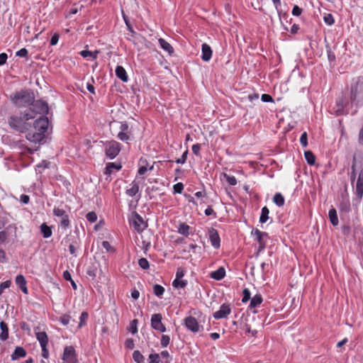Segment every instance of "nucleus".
Here are the masks:
<instances>
[{
	"label": "nucleus",
	"mask_w": 363,
	"mask_h": 363,
	"mask_svg": "<svg viewBox=\"0 0 363 363\" xmlns=\"http://www.w3.org/2000/svg\"><path fill=\"white\" fill-rule=\"evenodd\" d=\"M191 227L186 223H179L177 226V233L185 237H188L191 234Z\"/></svg>",
	"instance_id": "19"
},
{
	"label": "nucleus",
	"mask_w": 363,
	"mask_h": 363,
	"mask_svg": "<svg viewBox=\"0 0 363 363\" xmlns=\"http://www.w3.org/2000/svg\"><path fill=\"white\" fill-rule=\"evenodd\" d=\"M23 357V347H17L13 352V353L11 354V359L16 360L19 357Z\"/></svg>",
	"instance_id": "40"
},
{
	"label": "nucleus",
	"mask_w": 363,
	"mask_h": 363,
	"mask_svg": "<svg viewBox=\"0 0 363 363\" xmlns=\"http://www.w3.org/2000/svg\"><path fill=\"white\" fill-rule=\"evenodd\" d=\"M339 210L342 212L348 213L351 210L350 199L347 196H342V199L339 204Z\"/></svg>",
	"instance_id": "18"
},
{
	"label": "nucleus",
	"mask_w": 363,
	"mask_h": 363,
	"mask_svg": "<svg viewBox=\"0 0 363 363\" xmlns=\"http://www.w3.org/2000/svg\"><path fill=\"white\" fill-rule=\"evenodd\" d=\"M208 236L211 245L215 249H218L220 246V239L217 230L211 228L208 230Z\"/></svg>",
	"instance_id": "12"
},
{
	"label": "nucleus",
	"mask_w": 363,
	"mask_h": 363,
	"mask_svg": "<svg viewBox=\"0 0 363 363\" xmlns=\"http://www.w3.org/2000/svg\"><path fill=\"white\" fill-rule=\"evenodd\" d=\"M121 165L120 164H117L115 162H110L108 163L106 167L105 174H111L113 170L118 171L121 169Z\"/></svg>",
	"instance_id": "28"
},
{
	"label": "nucleus",
	"mask_w": 363,
	"mask_h": 363,
	"mask_svg": "<svg viewBox=\"0 0 363 363\" xmlns=\"http://www.w3.org/2000/svg\"><path fill=\"white\" fill-rule=\"evenodd\" d=\"M62 360L63 363H77V357L74 347L67 346L65 347Z\"/></svg>",
	"instance_id": "7"
},
{
	"label": "nucleus",
	"mask_w": 363,
	"mask_h": 363,
	"mask_svg": "<svg viewBox=\"0 0 363 363\" xmlns=\"http://www.w3.org/2000/svg\"><path fill=\"white\" fill-rule=\"evenodd\" d=\"M231 313V308L228 304L223 303L220 306L219 310L213 315L216 320L226 318Z\"/></svg>",
	"instance_id": "11"
},
{
	"label": "nucleus",
	"mask_w": 363,
	"mask_h": 363,
	"mask_svg": "<svg viewBox=\"0 0 363 363\" xmlns=\"http://www.w3.org/2000/svg\"><path fill=\"white\" fill-rule=\"evenodd\" d=\"M59 40V35L55 33L54 34L50 39V45H55Z\"/></svg>",
	"instance_id": "61"
},
{
	"label": "nucleus",
	"mask_w": 363,
	"mask_h": 363,
	"mask_svg": "<svg viewBox=\"0 0 363 363\" xmlns=\"http://www.w3.org/2000/svg\"><path fill=\"white\" fill-rule=\"evenodd\" d=\"M304 156L308 164L313 165L315 164V157L314 154L311 151H306L304 153Z\"/></svg>",
	"instance_id": "33"
},
{
	"label": "nucleus",
	"mask_w": 363,
	"mask_h": 363,
	"mask_svg": "<svg viewBox=\"0 0 363 363\" xmlns=\"http://www.w3.org/2000/svg\"><path fill=\"white\" fill-rule=\"evenodd\" d=\"M353 106L359 108L363 106V78H357L350 88V100L342 97L337 100L333 111L337 116L346 115L349 108Z\"/></svg>",
	"instance_id": "1"
},
{
	"label": "nucleus",
	"mask_w": 363,
	"mask_h": 363,
	"mask_svg": "<svg viewBox=\"0 0 363 363\" xmlns=\"http://www.w3.org/2000/svg\"><path fill=\"white\" fill-rule=\"evenodd\" d=\"M70 315L65 314L60 318V321L63 325H67L70 320Z\"/></svg>",
	"instance_id": "50"
},
{
	"label": "nucleus",
	"mask_w": 363,
	"mask_h": 363,
	"mask_svg": "<svg viewBox=\"0 0 363 363\" xmlns=\"http://www.w3.org/2000/svg\"><path fill=\"white\" fill-rule=\"evenodd\" d=\"M204 213L206 216H213L214 218H216V213L211 208V206H208Z\"/></svg>",
	"instance_id": "55"
},
{
	"label": "nucleus",
	"mask_w": 363,
	"mask_h": 363,
	"mask_svg": "<svg viewBox=\"0 0 363 363\" xmlns=\"http://www.w3.org/2000/svg\"><path fill=\"white\" fill-rule=\"evenodd\" d=\"M251 234L255 236V240L259 244L267 243L266 239L268 238V234L266 232H262L255 228L252 229Z\"/></svg>",
	"instance_id": "15"
},
{
	"label": "nucleus",
	"mask_w": 363,
	"mask_h": 363,
	"mask_svg": "<svg viewBox=\"0 0 363 363\" xmlns=\"http://www.w3.org/2000/svg\"><path fill=\"white\" fill-rule=\"evenodd\" d=\"M86 218L90 223H94L97 219V216L95 212L91 211L86 214Z\"/></svg>",
	"instance_id": "47"
},
{
	"label": "nucleus",
	"mask_w": 363,
	"mask_h": 363,
	"mask_svg": "<svg viewBox=\"0 0 363 363\" xmlns=\"http://www.w3.org/2000/svg\"><path fill=\"white\" fill-rule=\"evenodd\" d=\"M130 187L128 189H126V194L130 197H133L134 196H135L138 191H139V185L137 182H135V181H133L131 184H130Z\"/></svg>",
	"instance_id": "26"
},
{
	"label": "nucleus",
	"mask_w": 363,
	"mask_h": 363,
	"mask_svg": "<svg viewBox=\"0 0 363 363\" xmlns=\"http://www.w3.org/2000/svg\"><path fill=\"white\" fill-rule=\"evenodd\" d=\"M149 363H160V355L157 353L150 354L149 355Z\"/></svg>",
	"instance_id": "48"
},
{
	"label": "nucleus",
	"mask_w": 363,
	"mask_h": 363,
	"mask_svg": "<svg viewBox=\"0 0 363 363\" xmlns=\"http://www.w3.org/2000/svg\"><path fill=\"white\" fill-rule=\"evenodd\" d=\"M40 231L44 238H48L52 235L51 228L45 223L40 225Z\"/></svg>",
	"instance_id": "29"
},
{
	"label": "nucleus",
	"mask_w": 363,
	"mask_h": 363,
	"mask_svg": "<svg viewBox=\"0 0 363 363\" xmlns=\"http://www.w3.org/2000/svg\"><path fill=\"white\" fill-rule=\"evenodd\" d=\"M261 99L264 102H272L273 101V98L270 95L267 94H262L261 96Z\"/></svg>",
	"instance_id": "60"
},
{
	"label": "nucleus",
	"mask_w": 363,
	"mask_h": 363,
	"mask_svg": "<svg viewBox=\"0 0 363 363\" xmlns=\"http://www.w3.org/2000/svg\"><path fill=\"white\" fill-rule=\"evenodd\" d=\"M116 75L123 82H127L128 77L125 69L120 65H118L116 68Z\"/></svg>",
	"instance_id": "21"
},
{
	"label": "nucleus",
	"mask_w": 363,
	"mask_h": 363,
	"mask_svg": "<svg viewBox=\"0 0 363 363\" xmlns=\"http://www.w3.org/2000/svg\"><path fill=\"white\" fill-rule=\"evenodd\" d=\"M16 283L18 286V288L23 291V275L19 274L16 278Z\"/></svg>",
	"instance_id": "54"
},
{
	"label": "nucleus",
	"mask_w": 363,
	"mask_h": 363,
	"mask_svg": "<svg viewBox=\"0 0 363 363\" xmlns=\"http://www.w3.org/2000/svg\"><path fill=\"white\" fill-rule=\"evenodd\" d=\"M121 144L116 141L112 140L106 145V155L110 159H114L120 152Z\"/></svg>",
	"instance_id": "5"
},
{
	"label": "nucleus",
	"mask_w": 363,
	"mask_h": 363,
	"mask_svg": "<svg viewBox=\"0 0 363 363\" xmlns=\"http://www.w3.org/2000/svg\"><path fill=\"white\" fill-rule=\"evenodd\" d=\"M301 13L302 9L299 6L295 5L292 9V14L296 16H299Z\"/></svg>",
	"instance_id": "57"
},
{
	"label": "nucleus",
	"mask_w": 363,
	"mask_h": 363,
	"mask_svg": "<svg viewBox=\"0 0 363 363\" xmlns=\"http://www.w3.org/2000/svg\"><path fill=\"white\" fill-rule=\"evenodd\" d=\"M10 99L16 106L21 107L23 106V91L11 94Z\"/></svg>",
	"instance_id": "17"
},
{
	"label": "nucleus",
	"mask_w": 363,
	"mask_h": 363,
	"mask_svg": "<svg viewBox=\"0 0 363 363\" xmlns=\"http://www.w3.org/2000/svg\"><path fill=\"white\" fill-rule=\"evenodd\" d=\"M159 44L160 47L166 52H167L169 55H172L174 52V48L173 47L167 42L163 38H160L158 40Z\"/></svg>",
	"instance_id": "25"
},
{
	"label": "nucleus",
	"mask_w": 363,
	"mask_h": 363,
	"mask_svg": "<svg viewBox=\"0 0 363 363\" xmlns=\"http://www.w3.org/2000/svg\"><path fill=\"white\" fill-rule=\"evenodd\" d=\"M164 292V288L160 284H155L153 286V293L155 296L160 297Z\"/></svg>",
	"instance_id": "36"
},
{
	"label": "nucleus",
	"mask_w": 363,
	"mask_h": 363,
	"mask_svg": "<svg viewBox=\"0 0 363 363\" xmlns=\"http://www.w3.org/2000/svg\"><path fill=\"white\" fill-rule=\"evenodd\" d=\"M102 246L108 252L113 250L112 246L111 245V244L108 241H103L102 242Z\"/></svg>",
	"instance_id": "63"
},
{
	"label": "nucleus",
	"mask_w": 363,
	"mask_h": 363,
	"mask_svg": "<svg viewBox=\"0 0 363 363\" xmlns=\"http://www.w3.org/2000/svg\"><path fill=\"white\" fill-rule=\"evenodd\" d=\"M98 53H99V51L92 52L89 50H82L80 52V55L83 57H91L92 59H96L97 57Z\"/></svg>",
	"instance_id": "37"
},
{
	"label": "nucleus",
	"mask_w": 363,
	"mask_h": 363,
	"mask_svg": "<svg viewBox=\"0 0 363 363\" xmlns=\"http://www.w3.org/2000/svg\"><path fill=\"white\" fill-rule=\"evenodd\" d=\"M117 137L122 141H127L130 139L129 126L126 122L121 123Z\"/></svg>",
	"instance_id": "13"
},
{
	"label": "nucleus",
	"mask_w": 363,
	"mask_h": 363,
	"mask_svg": "<svg viewBox=\"0 0 363 363\" xmlns=\"http://www.w3.org/2000/svg\"><path fill=\"white\" fill-rule=\"evenodd\" d=\"M63 278L66 281H70L73 289L76 290L77 289V286L76 283L74 282V281L72 280L71 274L69 271L66 270L63 272Z\"/></svg>",
	"instance_id": "35"
},
{
	"label": "nucleus",
	"mask_w": 363,
	"mask_h": 363,
	"mask_svg": "<svg viewBox=\"0 0 363 363\" xmlns=\"http://www.w3.org/2000/svg\"><path fill=\"white\" fill-rule=\"evenodd\" d=\"M273 202L279 207L283 206L285 202L284 196L281 193H276L273 197Z\"/></svg>",
	"instance_id": "30"
},
{
	"label": "nucleus",
	"mask_w": 363,
	"mask_h": 363,
	"mask_svg": "<svg viewBox=\"0 0 363 363\" xmlns=\"http://www.w3.org/2000/svg\"><path fill=\"white\" fill-rule=\"evenodd\" d=\"M251 299V294L248 289H244L242 291V302L246 303Z\"/></svg>",
	"instance_id": "42"
},
{
	"label": "nucleus",
	"mask_w": 363,
	"mask_h": 363,
	"mask_svg": "<svg viewBox=\"0 0 363 363\" xmlns=\"http://www.w3.org/2000/svg\"><path fill=\"white\" fill-rule=\"evenodd\" d=\"M79 248V245L77 240L73 241L69 245V252L71 255L77 257V250Z\"/></svg>",
	"instance_id": "34"
},
{
	"label": "nucleus",
	"mask_w": 363,
	"mask_h": 363,
	"mask_svg": "<svg viewBox=\"0 0 363 363\" xmlns=\"http://www.w3.org/2000/svg\"><path fill=\"white\" fill-rule=\"evenodd\" d=\"M137 323H138V320L137 319H134L133 320H132V322L130 323V325H131V333L133 334H135L138 332Z\"/></svg>",
	"instance_id": "59"
},
{
	"label": "nucleus",
	"mask_w": 363,
	"mask_h": 363,
	"mask_svg": "<svg viewBox=\"0 0 363 363\" xmlns=\"http://www.w3.org/2000/svg\"><path fill=\"white\" fill-rule=\"evenodd\" d=\"M187 154H188V151H185L182 157L180 158H178L177 160H176V162L178 163V164H184L186 162V158H187Z\"/></svg>",
	"instance_id": "53"
},
{
	"label": "nucleus",
	"mask_w": 363,
	"mask_h": 363,
	"mask_svg": "<svg viewBox=\"0 0 363 363\" xmlns=\"http://www.w3.org/2000/svg\"><path fill=\"white\" fill-rule=\"evenodd\" d=\"M172 285L175 288H184L187 285V281L175 279Z\"/></svg>",
	"instance_id": "41"
},
{
	"label": "nucleus",
	"mask_w": 363,
	"mask_h": 363,
	"mask_svg": "<svg viewBox=\"0 0 363 363\" xmlns=\"http://www.w3.org/2000/svg\"><path fill=\"white\" fill-rule=\"evenodd\" d=\"M48 125L49 121L45 116H40L39 118L35 121L32 129L28 131L26 135V139L34 145L31 147H24V153L26 150L30 153L38 150L39 143L45 138V133L48 128Z\"/></svg>",
	"instance_id": "2"
},
{
	"label": "nucleus",
	"mask_w": 363,
	"mask_h": 363,
	"mask_svg": "<svg viewBox=\"0 0 363 363\" xmlns=\"http://www.w3.org/2000/svg\"><path fill=\"white\" fill-rule=\"evenodd\" d=\"M184 325L188 330L194 333H198L201 328H203V326L199 325L196 318L191 315L184 319Z\"/></svg>",
	"instance_id": "10"
},
{
	"label": "nucleus",
	"mask_w": 363,
	"mask_h": 363,
	"mask_svg": "<svg viewBox=\"0 0 363 363\" xmlns=\"http://www.w3.org/2000/svg\"><path fill=\"white\" fill-rule=\"evenodd\" d=\"M133 358L137 363H143L144 362V356L140 353V351L135 350L133 353Z\"/></svg>",
	"instance_id": "38"
},
{
	"label": "nucleus",
	"mask_w": 363,
	"mask_h": 363,
	"mask_svg": "<svg viewBox=\"0 0 363 363\" xmlns=\"http://www.w3.org/2000/svg\"><path fill=\"white\" fill-rule=\"evenodd\" d=\"M138 264L143 269H147L150 267L149 262L145 258H140L138 260Z\"/></svg>",
	"instance_id": "43"
},
{
	"label": "nucleus",
	"mask_w": 363,
	"mask_h": 363,
	"mask_svg": "<svg viewBox=\"0 0 363 363\" xmlns=\"http://www.w3.org/2000/svg\"><path fill=\"white\" fill-rule=\"evenodd\" d=\"M8 58V56L6 53H1L0 54V66L4 65L6 62V60Z\"/></svg>",
	"instance_id": "62"
},
{
	"label": "nucleus",
	"mask_w": 363,
	"mask_h": 363,
	"mask_svg": "<svg viewBox=\"0 0 363 363\" xmlns=\"http://www.w3.org/2000/svg\"><path fill=\"white\" fill-rule=\"evenodd\" d=\"M139 165H140V167L138 169V173L140 174V175H143L147 170V160H143V158H141L139 161Z\"/></svg>",
	"instance_id": "32"
},
{
	"label": "nucleus",
	"mask_w": 363,
	"mask_h": 363,
	"mask_svg": "<svg viewBox=\"0 0 363 363\" xmlns=\"http://www.w3.org/2000/svg\"><path fill=\"white\" fill-rule=\"evenodd\" d=\"M328 60L333 62L335 60V55L330 49L327 50Z\"/></svg>",
	"instance_id": "64"
},
{
	"label": "nucleus",
	"mask_w": 363,
	"mask_h": 363,
	"mask_svg": "<svg viewBox=\"0 0 363 363\" xmlns=\"http://www.w3.org/2000/svg\"><path fill=\"white\" fill-rule=\"evenodd\" d=\"M29 109L35 113L45 114L48 113L49 108L48 104L42 100L33 101L29 104Z\"/></svg>",
	"instance_id": "4"
},
{
	"label": "nucleus",
	"mask_w": 363,
	"mask_h": 363,
	"mask_svg": "<svg viewBox=\"0 0 363 363\" xmlns=\"http://www.w3.org/2000/svg\"><path fill=\"white\" fill-rule=\"evenodd\" d=\"M174 192L176 194H181L184 189V185L182 183H177L174 185Z\"/></svg>",
	"instance_id": "51"
},
{
	"label": "nucleus",
	"mask_w": 363,
	"mask_h": 363,
	"mask_svg": "<svg viewBox=\"0 0 363 363\" xmlns=\"http://www.w3.org/2000/svg\"><path fill=\"white\" fill-rule=\"evenodd\" d=\"M269 210L268 209V208L267 206H264L262 208L261 215L259 217V222L261 223H264L267 221V220L269 218Z\"/></svg>",
	"instance_id": "31"
},
{
	"label": "nucleus",
	"mask_w": 363,
	"mask_h": 363,
	"mask_svg": "<svg viewBox=\"0 0 363 363\" xmlns=\"http://www.w3.org/2000/svg\"><path fill=\"white\" fill-rule=\"evenodd\" d=\"M201 59L204 62H208L211 60L212 57L213 51L211 48L206 43H203L201 46Z\"/></svg>",
	"instance_id": "16"
},
{
	"label": "nucleus",
	"mask_w": 363,
	"mask_h": 363,
	"mask_svg": "<svg viewBox=\"0 0 363 363\" xmlns=\"http://www.w3.org/2000/svg\"><path fill=\"white\" fill-rule=\"evenodd\" d=\"M162 315L160 313H155L151 317V327L161 333L166 331V327L162 323Z\"/></svg>",
	"instance_id": "9"
},
{
	"label": "nucleus",
	"mask_w": 363,
	"mask_h": 363,
	"mask_svg": "<svg viewBox=\"0 0 363 363\" xmlns=\"http://www.w3.org/2000/svg\"><path fill=\"white\" fill-rule=\"evenodd\" d=\"M36 338L40 342L41 347H47L48 337L45 332H38L35 333Z\"/></svg>",
	"instance_id": "22"
},
{
	"label": "nucleus",
	"mask_w": 363,
	"mask_h": 363,
	"mask_svg": "<svg viewBox=\"0 0 363 363\" xmlns=\"http://www.w3.org/2000/svg\"><path fill=\"white\" fill-rule=\"evenodd\" d=\"M192 152L196 156H200L201 145L199 143L192 145Z\"/></svg>",
	"instance_id": "52"
},
{
	"label": "nucleus",
	"mask_w": 363,
	"mask_h": 363,
	"mask_svg": "<svg viewBox=\"0 0 363 363\" xmlns=\"http://www.w3.org/2000/svg\"><path fill=\"white\" fill-rule=\"evenodd\" d=\"M263 301L262 296L260 294H256L250 299V303L249 308L250 309L255 308L258 306H259Z\"/></svg>",
	"instance_id": "23"
},
{
	"label": "nucleus",
	"mask_w": 363,
	"mask_h": 363,
	"mask_svg": "<svg viewBox=\"0 0 363 363\" xmlns=\"http://www.w3.org/2000/svg\"><path fill=\"white\" fill-rule=\"evenodd\" d=\"M225 276V270L223 267H219L217 270L213 271L210 274V277L217 281L223 279Z\"/></svg>",
	"instance_id": "20"
},
{
	"label": "nucleus",
	"mask_w": 363,
	"mask_h": 363,
	"mask_svg": "<svg viewBox=\"0 0 363 363\" xmlns=\"http://www.w3.org/2000/svg\"><path fill=\"white\" fill-rule=\"evenodd\" d=\"M0 329L1 330L0 333V340L5 341L9 337V328L7 324L4 321L0 323Z\"/></svg>",
	"instance_id": "24"
},
{
	"label": "nucleus",
	"mask_w": 363,
	"mask_h": 363,
	"mask_svg": "<svg viewBox=\"0 0 363 363\" xmlns=\"http://www.w3.org/2000/svg\"><path fill=\"white\" fill-rule=\"evenodd\" d=\"M8 123L13 131L23 132V118L18 116H11L8 119Z\"/></svg>",
	"instance_id": "8"
},
{
	"label": "nucleus",
	"mask_w": 363,
	"mask_h": 363,
	"mask_svg": "<svg viewBox=\"0 0 363 363\" xmlns=\"http://www.w3.org/2000/svg\"><path fill=\"white\" fill-rule=\"evenodd\" d=\"M11 283V282L10 281H6L2 282L1 284V285H0V295L2 294V293H3V291H4V290L5 289H7V288H9L10 286Z\"/></svg>",
	"instance_id": "56"
},
{
	"label": "nucleus",
	"mask_w": 363,
	"mask_h": 363,
	"mask_svg": "<svg viewBox=\"0 0 363 363\" xmlns=\"http://www.w3.org/2000/svg\"><path fill=\"white\" fill-rule=\"evenodd\" d=\"M224 177H225L227 182L230 185L235 186L237 184V179L234 176H230L225 174Z\"/></svg>",
	"instance_id": "46"
},
{
	"label": "nucleus",
	"mask_w": 363,
	"mask_h": 363,
	"mask_svg": "<svg viewBox=\"0 0 363 363\" xmlns=\"http://www.w3.org/2000/svg\"><path fill=\"white\" fill-rule=\"evenodd\" d=\"M323 19H324V22L328 26L333 25L335 22L334 18H333V15L330 13H328V14L325 15Z\"/></svg>",
	"instance_id": "45"
},
{
	"label": "nucleus",
	"mask_w": 363,
	"mask_h": 363,
	"mask_svg": "<svg viewBox=\"0 0 363 363\" xmlns=\"http://www.w3.org/2000/svg\"><path fill=\"white\" fill-rule=\"evenodd\" d=\"M23 97H24V103L30 102L32 99H33V94L31 93V94H30L29 92L24 91Z\"/></svg>",
	"instance_id": "58"
},
{
	"label": "nucleus",
	"mask_w": 363,
	"mask_h": 363,
	"mask_svg": "<svg viewBox=\"0 0 363 363\" xmlns=\"http://www.w3.org/2000/svg\"><path fill=\"white\" fill-rule=\"evenodd\" d=\"M355 194L359 199L363 196V167L359 171L355 189Z\"/></svg>",
	"instance_id": "14"
},
{
	"label": "nucleus",
	"mask_w": 363,
	"mask_h": 363,
	"mask_svg": "<svg viewBox=\"0 0 363 363\" xmlns=\"http://www.w3.org/2000/svg\"><path fill=\"white\" fill-rule=\"evenodd\" d=\"M170 338L168 335H162L161 337V345L162 347H166L169 344Z\"/></svg>",
	"instance_id": "49"
},
{
	"label": "nucleus",
	"mask_w": 363,
	"mask_h": 363,
	"mask_svg": "<svg viewBox=\"0 0 363 363\" xmlns=\"http://www.w3.org/2000/svg\"><path fill=\"white\" fill-rule=\"evenodd\" d=\"M53 215L60 218V224L63 229L66 230L70 226L69 216L64 209L55 207L53 208Z\"/></svg>",
	"instance_id": "3"
},
{
	"label": "nucleus",
	"mask_w": 363,
	"mask_h": 363,
	"mask_svg": "<svg viewBox=\"0 0 363 363\" xmlns=\"http://www.w3.org/2000/svg\"><path fill=\"white\" fill-rule=\"evenodd\" d=\"M130 224L133 226L135 230L138 232H142L145 230L147 225L144 221L143 218L141 216H140L137 212H133L132 213V218L130 220Z\"/></svg>",
	"instance_id": "6"
},
{
	"label": "nucleus",
	"mask_w": 363,
	"mask_h": 363,
	"mask_svg": "<svg viewBox=\"0 0 363 363\" xmlns=\"http://www.w3.org/2000/svg\"><path fill=\"white\" fill-rule=\"evenodd\" d=\"M89 314L87 312L83 311L79 317V323L78 325V328H82L86 325V320L88 319Z\"/></svg>",
	"instance_id": "39"
},
{
	"label": "nucleus",
	"mask_w": 363,
	"mask_h": 363,
	"mask_svg": "<svg viewBox=\"0 0 363 363\" xmlns=\"http://www.w3.org/2000/svg\"><path fill=\"white\" fill-rule=\"evenodd\" d=\"M300 143L301 145L306 147L308 145V135L306 132H303L300 138Z\"/></svg>",
	"instance_id": "44"
},
{
	"label": "nucleus",
	"mask_w": 363,
	"mask_h": 363,
	"mask_svg": "<svg viewBox=\"0 0 363 363\" xmlns=\"http://www.w3.org/2000/svg\"><path fill=\"white\" fill-rule=\"evenodd\" d=\"M328 217L330 223L333 226H336L338 225L339 221L337 214L336 210L334 208H332L329 210Z\"/></svg>",
	"instance_id": "27"
}]
</instances>
